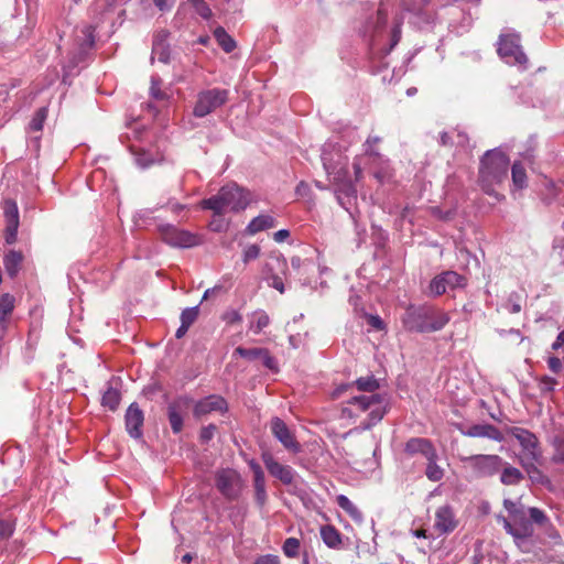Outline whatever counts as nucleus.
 I'll list each match as a JSON object with an SVG mask.
<instances>
[{
	"label": "nucleus",
	"instance_id": "obj_38",
	"mask_svg": "<svg viewBox=\"0 0 564 564\" xmlns=\"http://www.w3.org/2000/svg\"><path fill=\"white\" fill-rule=\"evenodd\" d=\"M522 479L521 471L516 467H506L500 476L501 482L506 485H514Z\"/></svg>",
	"mask_w": 564,
	"mask_h": 564
},
{
	"label": "nucleus",
	"instance_id": "obj_59",
	"mask_svg": "<svg viewBox=\"0 0 564 564\" xmlns=\"http://www.w3.org/2000/svg\"><path fill=\"white\" fill-rule=\"evenodd\" d=\"M153 2L159 10L166 11L173 7L175 0H153Z\"/></svg>",
	"mask_w": 564,
	"mask_h": 564
},
{
	"label": "nucleus",
	"instance_id": "obj_18",
	"mask_svg": "<svg viewBox=\"0 0 564 564\" xmlns=\"http://www.w3.org/2000/svg\"><path fill=\"white\" fill-rule=\"evenodd\" d=\"M189 406L187 398H178L171 402L167 406V417L172 431L177 434L183 429V415Z\"/></svg>",
	"mask_w": 564,
	"mask_h": 564
},
{
	"label": "nucleus",
	"instance_id": "obj_16",
	"mask_svg": "<svg viewBox=\"0 0 564 564\" xmlns=\"http://www.w3.org/2000/svg\"><path fill=\"white\" fill-rule=\"evenodd\" d=\"M262 460L268 471L284 485H291L294 479V470L288 466L282 465L270 453L262 454Z\"/></svg>",
	"mask_w": 564,
	"mask_h": 564
},
{
	"label": "nucleus",
	"instance_id": "obj_47",
	"mask_svg": "<svg viewBox=\"0 0 564 564\" xmlns=\"http://www.w3.org/2000/svg\"><path fill=\"white\" fill-rule=\"evenodd\" d=\"M557 384V381L549 376L541 378L539 382V388L542 392H552Z\"/></svg>",
	"mask_w": 564,
	"mask_h": 564
},
{
	"label": "nucleus",
	"instance_id": "obj_11",
	"mask_svg": "<svg viewBox=\"0 0 564 564\" xmlns=\"http://www.w3.org/2000/svg\"><path fill=\"white\" fill-rule=\"evenodd\" d=\"M161 236L172 247L191 248L199 243V238L196 235L170 225L161 228Z\"/></svg>",
	"mask_w": 564,
	"mask_h": 564
},
{
	"label": "nucleus",
	"instance_id": "obj_14",
	"mask_svg": "<svg viewBox=\"0 0 564 564\" xmlns=\"http://www.w3.org/2000/svg\"><path fill=\"white\" fill-rule=\"evenodd\" d=\"M512 436L519 442L528 459L532 462L540 460L542 453L539 447V441L533 433L517 429L512 432Z\"/></svg>",
	"mask_w": 564,
	"mask_h": 564
},
{
	"label": "nucleus",
	"instance_id": "obj_23",
	"mask_svg": "<svg viewBox=\"0 0 564 564\" xmlns=\"http://www.w3.org/2000/svg\"><path fill=\"white\" fill-rule=\"evenodd\" d=\"M512 188L511 194L522 191L528 186V176L521 162H514L511 167Z\"/></svg>",
	"mask_w": 564,
	"mask_h": 564
},
{
	"label": "nucleus",
	"instance_id": "obj_57",
	"mask_svg": "<svg viewBox=\"0 0 564 564\" xmlns=\"http://www.w3.org/2000/svg\"><path fill=\"white\" fill-rule=\"evenodd\" d=\"M254 564H280L279 557L275 555H264L259 557Z\"/></svg>",
	"mask_w": 564,
	"mask_h": 564
},
{
	"label": "nucleus",
	"instance_id": "obj_53",
	"mask_svg": "<svg viewBox=\"0 0 564 564\" xmlns=\"http://www.w3.org/2000/svg\"><path fill=\"white\" fill-rule=\"evenodd\" d=\"M547 366L554 373H558L562 370L561 359L554 356L547 358Z\"/></svg>",
	"mask_w": 564,
	"mask_h": 564
},
{
	"label": "nucleus",
	"instance_id": "obj_5",
	"mask_svg": "<svg viewBox=\"0 0 564 564\" xmlns=\"http://www.w3.org/2000/svg\"><path fill=\"white\" fill-rule=\"evenodd\" d=\"M498 53L507 64L518 65L523 69L527 68L528 57L521 48L519 34H500Z\"/></svg>",
	"mask_w": 564,
	"mask_h": 564
},
{
	"label": "nucleus",
	"instance_id": "obj_35",
	"mask_svg": "<svg viewBox=\"0 0 564 564\" xmlns=\"http://www.w3.org/2000/svg\"><path fill=\"white\" fill-rule=\"evenodd\" d=\"M121 400L120 392L115 388H108L102 395V405L115 411Z\"/></svg>",
	"mask_w": 564,
	"mask_h": 564
},
{
	"label": "nucleus",
	"instance_id": "obj_21",
	"mask_svg": "<svg viewBox=\"0 0 564 564\" xmlns=\"http://www.w3.org/2000/svg\"><path fill=\"white\" fill-rule=\"evenodd\" d=\"M457 525L454 512L449 506H442L435 512L434 528L440 533H448Z\"/></svg>",
	"mask_w": 564,
	"mask_h": 564
},
{
	"label": "nucleus",
	"instance_id": "obj_64",
	"mask_svg": "<svg viewBox=\"0 0 564 564\" xmlns=\"http://www.w3.org/2000/svg\"><path fill=\"white\" fill-rule=\"evenodd\" d=\"M310 187L306 183L304 182H301L297 186H296V193L300 195V196H305L308 192Z\"/></svg>",
	"mask_w": 564,
	"mask_h": 564
},
{
	"label": "nucleus",
	"instance_id": "obj_22",
	"mask_svg": "<svg viewBox=\"0 0 564 564\" xmlns=\"http://www.w3.org/2000/svg\"><path fill=\"white\" fill-rule=\"evenodd\" d=\"M405 451L409 454L421 453L425 458H437L435 448L426 438H411L405 444Z\"/></svg>",
	"mask_w": 564,
	"mask_h": 564
},
{
	"label": "nucleus",
	"instance_id": "obj_6",
	"mask_svg": "<svg viewBox=\"0 0 564 564\" xmlns=\"http://www.w3.org/2000/svg\"><path fill=\"white\" fill-rule=\"evenodd\" d=\"M229 91L221 88H212L202 90L197 94L193 115L197 118H204L216 111L228 101Z\"/></svg>",
	"mask_w": 564,
	"mask_h": 564
},
{
	"label": "nucleus",
	"instance_id": "obj_31",
	"mask_svg": "<svg viewBox=\"0 0 564 564\" xmlns=\"http://www.w3.org/2000/svg\"><path fill=\"white\" fill-rule=\"evenodd\" d=\"M553 455L552 460L554 463H564V431L555 435L552 440Z\"/></svg>",
	"mask_w": 564,
	"mask_h": 564
},
{
	"label": "nucleus",
	"instance_id": "obj_45",
	"mask_svg": "<svg viewBox=\"0 0 564 564\" xmlns=\"http://www.w3.org/2000/svg\"><path fill=\"white\" fill-rule=\"evenodd\" d=\"M161 84L162 83L160 78H151L150 94L156 100H164L166 98V94L160 88Z\"/></svg>",
	"mask_w": 564,
	"mask_h": 564
},
{
	"label": "nucleus",
	"instance_id": "obj_24",
	"mask_svg": "<svg viewBox=\"0 0 564 564\" xmlns=\"http://www.w3.org/2000/svg\"><path fill=\"white\" fill-rule=\"evenodd\" d=\"M166 35L167 34L163 31L158 33L153 42L152 48V59L156 57L160 62L164 64L169 63L170 61V53L165 44Z\"/></svg>",
	"mask_w": 564,
	"mask_h": 564
},
{
	"label": "nucleus",
	"instance_id": "obj_46",
	"mask_svg": "<svg viewBox=\"0 0 564 564\" xmlns=\"http://www.w3.org/2000/svg\"><path fill=\"white\" fill-rule=\"evenodd\" d=\"M260 254V247L258 245H250L248 246L242 256V260L245 263H248L251 260H254Z\"/></svg>",
	"mask_w": 564,
	"mask_h": 564
},
{
	"label": "nucleus",
	"instance_id": "obj_60",
	"mask_svg": "<svg viewBox=\"0 0 564 564\" xmlns=\"http://www.w3.org/2000/svg\"><path fill=\"white\" fill-rule=\"evenodd\" d=\"M289 236H290L289 230H286V229H281V230H279V231H276V232L274 234V240H275L276 242H282V241H284Z\"/></svg>",
	"mask_w": 564,
	"mask_h": 564
},
{
	"label": "nucleus",
	"instance_id": "obj_36",
	"mask_svg": "<svg viewBox=\"0 0 564 564\" xmlns=\"http://www.w3.org/2000/svg\"><path fill=\"white\" fill-rule=\"evenodd\" d=\"M527 519L531 522L532 525L535 523L540 527H545L550 522L544 511L535 507L529 508L527 510Z\"/></svg>",
	"mask_w": 564,
	"mask_h": 564
},
{
	"label": "nucleus",
	"instance_id": "obj_28",
	"mask_svg": "<svg viewBox=\"0 0 564 564\" xmlns=\"http://www.w3.org/2000/svg\"><path fill=\"white\" fill-rule=\"evenodd\" d=\"M275 226V219L270 215H260L254 217L247 226V231L250 235H254L264 229H269Z\"/></svg>",
	"mask_w": 564,
	"mask_h": 564
},
{
	"label": "nucleus",
	"instance_id": "obj_50",
	"mask_svg": "<svg viewBox=\"0 0 564 564\" xmlns=\"http://www.w3.org/2000/svg\"><path fill=\"white\" fill-rule=\"evenodd\" d=\"M215 432H216V426L214 424H209L207 426H204L200 430V435H199L200 441L204 442V443L209 442L214 437Z\"/></svg>",
	"mask_w": 564,
	"mask_h": 564
},
{
	"label": "nucleus",
	"instance_id": "obj_2",
	"mask_svg": "<svg viewBox=\"0 0 564 564\" xmlns=\"http://www.w3.org/2000/svg\"><path fill=\"white\" fill-rule=\"evenodd\" d=\"M251 202V194L236 184L223 186L219 192L202 200L204 209H210L215 215H224L227 212H239L245 209Z\"/></svg>",
	"mask_w": 564,
	"mask_h": 564
},
{
	"label": "nucleus",
	"instance_id": "obj_61",
	"mask_svg": "<svg viewBox=\"0 0 564 564\" xmlns=\"http://www.w3.org/2000/svg\"><path fill=\"white\" fill-rule=\"evenodd\" d=\"M369 324L375 327L376 329H382L383 328V322L379 316H370L369 317Z\"/></svg>",
	"mask_w": 564,
	"mask_h": 564
},
{
	"label": "nucleus",
	"instance_id": "obj_25",
	"mask_svg": "<svg viewBox=\"0 0 564 564\" xmlns=\"http://www.w3.org/2000/svg\"><path fill=\"white\" fill-rule=\"evenodd\" d=\"M15 306V299L13 295L6 293L0 296V327L6 329L9 317L11 316Z\"/></svg>",
	"mask_w": 564,
	"mask_h": 564
},
{
	"label": "nucleus",
	"instance_id": "obj_39",
	"mask_svg": "<svg viewBox=\"0 0 564 564\" xmlns=\"http://www.w3.org/2000/svg\"><path fill=\"white\" fill-rule=\"evenodd\" d=\"M427 459V466L425 470L426 477L432 481H438L443 478L444 471L443 469L436 464V458H426Z\"/></svg>",
	"mask_w": 564,
	"mask_h": 564
},
{
	"label": "nucleus",
	"instance_id": "obj_48",
	"mask_svg": "<svg viewBox=\"0 0 564 564\" xmlns=\"http://www.w3.org/2000/svg\"><path fill=\"white\" fill-rule=\"evenodd\" d=\"M527 471H528V475L530 477V479L533 481V482H539V484H543L544 480H545V476L542 474V471L535 467L534 465H531L530 467L527 468Z\"/></svg>",
	"mask_w": 564,
	"mask_h": 564
},
{
	"label": "nucleus",
	"instance_id": "obj_34",
	"mask_svg": "<svg viewBox=\"0 0 564 564\" xmlns=\"http://www.w3.org/2000/svg\"><path fill=\"white\" fill-rule=\"evenodd\" d=\"M4 216L7 220V225L11 226L12 229L14 227H19V210L15 202L7 200L4 204Z\"/></svg>",
	"mask_w": 564,
	"mask_h": 564
},
{
	"label": "nucleus",
	"instance_id": "obj_54",
	"mask_svg": "<svg viewBox=\"0 0 564 564\" xmlns=\"http://www.w3.org/2000/svg\"><path fill=\"white\" fill-rule=\"evenodd\" d=\"M224 318L229 324H236V323H240L242 321V316L237 311H230V312L226 313Z\"/></svg>",
	"mask_w": 564,
	"mask_h": 564
},
{
	"label": "nucleus",
	"instance_id": "obj_43",
	"mask_svg": "<svg viewBox=\"0 0 564 564\" xmlns=\"http://www.w3.org/2000/svg\"><path fill=\"white\" fill-rule=\"evenodd\" d=\"M161 160V158H154L151 153L147 151H140L135 153V162L139 166L143 169L154 164L155 162H160Z\"/></svg>",
	"mask_w": 564,
	"mask_h": 564
},
{
	"label": "nucleus",
	"instance_id": "obj_1",
	"mask_svg": "<svg viewBox=\"0 0 564 564\" xmlns=\"http://www.w3.org/2000/svg\"><path fill=\"white\" fill-rule=\"evenodd\" d=\"M354 384L359 391L371 393L356 395L348 401L350 406H355L360 412L370 410L368 421L362 423V430H369L384 416L387 400L381 394L375 393L379 389V381L373 376L361 377Z\"/></svg>",
	"mask_w": 564,
	"mask_h": 564
},
{
	"label": "nucleus",
	"instance_id": "obj_8",
	"mask_svg": "<svg viewBox=\"0 0 564 564\" xmlns=\"http://www.w3.org/2000/svg\"><path fill=\"white\" fill-rule=\"evenodd\" d=\"M263 278L269 282V285L278 290L281 294L284 293L283 278L288 273V262L284 258L272 257L263 267Z\"/></svg>",
	"mask_w": 564,
	"mask_h": 564
},
{
	"label": "nucleus",
	"instance_id": "obj_13",
	"mask_svg": "<svg viewBox=\"0 0 564 564\" xmlns=\"http://www.w3.org/2000/svg\"><path fill=\"white\" fill-rule=\"evenodd\" d=\"M460 460L464 463V468L474 477L490 476L494 470V456L491 455L463 456Z\"/></svg>",
	"mask_w": 564,
	"mask_h": 564
},
{
	"label": "nucleus",
	"instance_id": "obj_62",
	"mask_svg": "<svg viewBox=\"0 0 564 564\" xmlns=\"http://www.w3.org/2000/svg\"><path fill=\"white\" fill-rule=\"evenodd\" d=\"M495 158H496V165L498 163H502L503 165H507V163H508L507 155L503 152L499 151L497 148H496Z\"/></svg>",
	"mask_w": 564,
	"mask_h": 564
},
{
	"label": "nucleus",
	"instance_id": "obj_7",
	"mask_svg": "<svg viewBox=\"0 0 564 564\" xmlns=\"http://www.w3.org/2000/svg\"><path fill=\"white\" fill-rule=\"evenodd\" d=\"M215 486L230 501L237 500L243 489V481L238 471L223 468L215 473Z\"/></svg>",
	"mask_w": 564,
	"mask_h": 564
},
{
	"label": "nucleus",
	"instance_id": "obj_10",
	"mask_svg": "<svg viewBox=\"0 0 564 564\" xmlns=\"http://www.w3.org/2000/svg\"><path fill=\"white\" fill-rule=\"evenodd\" d=\"M270 430L273 436L283 445V447L297 454L301 452V444L296 441L294 432L280 417H273L270 422Z\"/></svg>",
	"mask_w": 564,
	"mask_h": 564
},
{
	"label": "nucleus",
	"instance_id": "obj_37",
	"mask_svg": "<svg viewBox=\"0 0 564 564\" xmlns=\"http://www.w3.org/2000/svg\"><path fill=\"white\" fill-rule=\"evenodd\" d=\"M253 487L256 502L262 508L267 502L265 478L253 479Z\"/></svg>",
	"mask_w": 564,
	"mask_h": 564
},
{
	"label": "nucleus",
	"instance_id": "obj_19",
	"mask_svg": "<svg viewBox=\"0 0 564 564\" xmlns=\"http://www.w3.org/2000/svg\"><path fill=\"white\" fill-rule=\"evenodd\" d=\"M479 182L482 189L491 195L494 193V151L485 152L479 166Z\"/></svg>",
	"mask_w": 564,
	"mask_h": 564
},
{
	"label": "nucleus",
	"instance_id": "obj_58",
	"mask_svg": "<svg viewBox=\"0 0 564 564\" xmlns=\"http://www.w3.org/2000/svg\"><path fill=\"white\" fill-rule=\"evenodd\" d=\"M249 466H250L251 470L253 471V479L264 478V473L258 463H256L254 460H251L249 463Z\"/></svg>",
	"mask_w": 564,
	"mask_h": 564
},
{
	"label": "nucleus",
	"instance_id": "obj_9",
	"mask_svg": "<svg viewBox=\"0 0 564 564\" xmlns=\"http://www.w3.org/2000/svg\"><path fill=\"white\" fill-rule=\"evenodd\" d=\"M332 183L338 203L345 209H348V205L350 204L351 199L356 197L357 193L355 185L348 177V171L344 167L336 171L333 174Z\"/></svg>",
	"mask_w": 564,
	"mask_h": 564
},
{
	"label": "nucleus",
	"instance_id": "obj_27",
	"mask_svg": "<svg viewBox=\"0 0 564 564\" xmlns=\"http://www.w3.org/2000/svg\"><path fill=\"white\" fill-rule=\"evenodd\" d=\"M23 261V254L20 251L10 250L3 259L4 268L7 273L14 278L21 267V263Z\"/></svg>",
	"mask_w": 564,
	"mask_h": 564
},
{
	"label": "nucleus",
	"instance_id": "obj_40",
	"mask_svg": "<svg viewBox=\"0 0 564 564\" xmlns=\"http://www.w3.org/2000/svg\"><path fill=\"white\" fill-rule=\"evenodd\" d=\"M95 28L93 25H86L82 30L83 42L80 43V50L85 52L86 50L93 47L95 43Z\"/></svg>",
	"mask_w": 564,
	"mask_h": 564
},
{
	"label": "nucleus",
	"instance_id": "obj_30",
	"mask_svg": "<svg viewBox=\"0 0 564 564\" xmlns=\"http://www.w3.org/2000/svg\"><path fill=\"white\" fill-rule=\"evenodd\" d=\"M214 36L217 43L221 46V48L226 53H230L236 47L235 40L226 32V30L221 26H218L214 31Z\"/></svg>",
	"mask_w": 564,
	"mask_h": 564
},
{
	"label": "nucleus",
	"instance_id": "obj_63",
	"mask_svg": "<svg viewBox=\"0 0 564 564\" xmlns=\"http://www.w3.org/2000/svg\"><path fill=\"white\" fill-rule=\"evenodd\" d=\"M562 345H564V329L557 335L555 341L552 344V348L554 350L558 349Z\"/></svg>",
	"mask_w": 564,
	"mask_h": 564
},
{
	"label": "nucleus",
	"instance_id": "obj_52",
	"mask_svg": "<svg viewBox=\"0 0 564 564\" xmlns=\"http://www.w3.org/2000/svg\"><path fill=\"white\" fill-rule=\"evenodd\" d=\"M13 533V527L10 522L0 520V540L8 539Z\"/></svg>",
	"mask_w": 564,
	"mask_h": 564
},
{
	"label": "nucleus",
	"instance_id": "obj_33",
	"mask_svg": "<svg viewBox=\"0 0 564 564\" xmlns=\"http://www.w3.org/2000/svg\"><path fill=\"white\" fill-rule=\"evenodd\" d=\"M463 433L470 437H492L494 427L489 424H475Z\"/></svg>",
	"mask_w": 564,
	"mask_h": 564
},
{
	"label": "nucleus",
	"instance_id": "obj_55",
	"mask_svg": "<svg viewBox=\"0 0 564 564\" xmlns=\"http://www.w3.org/2000/svg\"><path fill=\"white\" fill-rule=\"evenodd\" d=\"M18 228L19 227H14V229H12L11 226L7 225V228H6V242L7 243L11 245V243L15 242Z\"/></svg>",
	"mask_w": 564,
	"mask_h": 564
},
{
	"label": "nucleus",
	"instance_id": "obj_49",
	"mask_svg": "<svg viewBox=\"0 0 564 564\" xmlns=\"http://www.w3.org/2000/svg\"><path fill=\"white\" fill-rule=\"evenodd\" d=\"M380 141L381 139L379 137H369L364 144L365 153L370 156H378L379 152L377 150H371V144L376 145Z\"/></svg>",
	"mask_w": 564,
	"mask_h": 564
},
{
	"label": "nucleus",
	"instance_id": "obj_41",
	"mask_svg": "<svg viewBox=\"0 0 564 564\" xmlns=\"http://www.w3.org/2000/svg\"><path fill=\"white\" fill-rule=\"evenodd\" d=\"M47 110L46 108H40L34 117L32 118L29 128L33 132H40L43 128L44 121L46 119Z\"/></svg>",
	"mask_w": 564,
	"mask_h": 564
},
{
	"label": "nucleus",
	"instance_id": "obj_15",
	"mask_svg": "<svg viewBox=\"0 0 564 564\" xmlns=\"http://www.w3.org/2000/svg\"><path fill=\"white\" fill-rule=\"evenodd\" d=\"M144 414L137 403H131L126 411L124 423L128 434L135 440L143 435Z\"/></svg>",
	"mask_w": 564,
	"mask_h": 564
},
{
	"label": "nucleus",
	"instance_id": "obj_3",
	"mask_svg": "<svg viewBox=\"0 0 564 564\" xmlns=\"http://www.w3.org/2000/svg\"><path fill=\"white\" fill-rule=\"evenodd\" d=\"M449 322V316L444 311L435 307H419L409 310L403 324L408 330L419 333H430L442 329Z\"/></svg>",
	"mask_w": 564,
	"mask_h": 564
},
{
	"label": "nucleus",
	"instance_id": "obj_32",
	"mask_svg": "<svg viewBox=\"0 0 564 564\" xmlns=\"http://www.w3.org/2000/svg\"><path fill=\"white\" fill-rule=\"evenodd\" d=\"M251 322H250V329L254 333V334H259L263 328H265L269 323H270V318H269V315L263 312V311H257L252 314V317H251Z\"/></svg>",
	"mask_w": 564,
	"mask_h": 564
},
{
	"label": "nucleus",
	"instance_id": "obj_51",
	"mask_svg": "<svg viewBox=\"0 0 564 564\" xmlns=\"http://www.w3.org/2000/svg\"><path fill=\"white\" fill-rule=\"evenodd\" d=\"M509 313H519L521 311V305L519 302L518 295H511L509 302L505 305Z\"/></svg>",
	"mask_w": 564,
	"mask_h": 564
},
{
	"label": "nucleus",
	"instance_id": "obj_29",
	"mask_svg": "<svg viewBox=\"0 0 564 564\" xmlns=\"http://www.w3.org/2000/svg\"><path fill=\"white\" fill-rule=\"evenodd\" d=\"M337 505L346 511L351 519L355 521L361 522L362 521V513L361 511L349 500L348 497L345 495H339L336 498Z\"/></svg>",
	"mask_w": 564,
	"mask_h": 564
},
{
	"label": "nucleus",
	"instance_id": "obj_42",
	"mask_svg": "<svg viewBox=\"0 0 564 564\" xmlns=\"http://www.w3.org/2000/svg\"><path fill=\"white\" fill-rule=\"evenodd\" d=\"M300 541L296 538H289L283 543V552L288 557H296L300 551Z\"/></svg>",
	"mask_w": 564,
	"mask_h": 564
},
{
	"label": "nucleus",
	"instance_id": "obj_20",
	"mask_svg": "<svg viewBox=\"0 0 564 564\" xmlns=\"http://www.w3.org/2000/svg\"><path fill=\"white\" fill-rule=\"evenodd\" d=\"M235 355H239L242 358L248 360H261L263 366L270 370L276 371V360L270 355L269 350L265 348H243L237 347L235 349Z\"/></svg>",
	"mask_w": 564,
	"mask_h": 564
},
{
	"label": "nucleus",
	"instance_id": "obj_56",
	"mask_svg": "<svg viewBox=\"0 0 564 564\" xmlns=\"http://www.w3.org/2000/svg\"><path fill=\"white\" fill-rule=\"evenodd\" d=\"M196 11L204 19H209L212 17V10L206 2L197 4Z\"/></svg>",
	"mask_w": 564,
	"mask_h": 564
},
{
	"label": "nucleus",
	"instance_id": "obj_12",
	"mask_svg": "<svg viewBox=\"0 0 564 564\" xmlns=\"http://www.w3.org/2000/svg\"><path fill=\"white\" fill-rule=\"evenodd\" d=\"M466 278L455 271H446L436 275L430 283V291L434 295H441L447 290L460 289L466 285Z\"/></svg>",
	"mask_w": 564,
	"mask_h": 564
},
{
	"label": "nucleus",
	"instance_id": "obj_44",
	"mask_svg": "<svg viewBox=\"0 0 564 564\" xmlns=\"http://www.w3.org/2000/svg\"><path fill=\"white\" fill-rule=\"evenodd\" d=\"M199 314L198 306L185 308L181 314V324L191 327Z\"/></svg>",
	"mask_w": 564,
	"mask_h": 564
},
{
	"label": "nucleus",
	"instance_id": "obj_17",
	"mask_svg": "<svg viewBox=\"0 0 564 564\" xmlns=\"http://www.w3.org/2000/svg\"><path fill=\"white\" fill-rule=\"evenodd\" d=\"M227 410V402L219 395H208L194 405L193 414L196 419H200L212 412H225Z\"/></svg>",
	"mask_w": 564,
	"mask_h": 564
},
{
	"label": "nucleus",
	"instance_id": "obj_26",
	"mask_svg": "<svg viewBox=\"0 0 564 564\" xmlns=\"http://www.w3.org/2000/svg\"><path fill=\"white\" fill-rule=\"evenodd\" d=\"M323 542L330 549H340L343 545L340 532L333 525H323L321 528Z\"/></svg>",
	"mask_w": 564,
	"mask_h": 564
},
{
	"label": "nucleus",
	"instance_id": "obj_4",
	"mask_svg": "<svg viewBox=\"0 0 564 564\" xmlns=\"http://www.w3.org/2000/svg\"><path fill=\"white\" fill-rule=\"evenodd\" d=\"M503 506L508 511V518H499L503 522V527L509 534H511L517 542L531 538L534 529L531 522L527 519V510L519 501L505 499Z\"/></svg>",
	"mask_w": 564,
	"mask_h": 564
}]
</instances>
